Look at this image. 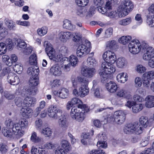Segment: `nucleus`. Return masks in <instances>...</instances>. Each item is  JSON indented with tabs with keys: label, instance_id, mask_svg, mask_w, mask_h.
I'll list each match as a JSON object with an SVG mask.
<instances>
[{
	"label": "nucleus",
	"instance_id": "f257e3e1",
	"mask_svg": "<svg viewBox=\"0 0 154 154\" xmlns=\"http://www.w3.org/2000/svg\"><path fill=\"white\" fill-rule=\"evenodd\" d=\"M28 125V121L26 119H21L13 125L12 129L3 128L2 129V134L7 138L15 137L19 138L25 134V128Z\"/></svg>",
	"mask_w": 154,
	"mask_h": 154
},
{
	"label": "nucleus",
	"instance_id": "f03ea898",
	"mask_svg": "<svg viewBox=\"0 0 154 154\" xmlns=\"http://www.w3.org/2000/svg\"><path fill=\"white\" fill-rule=\"evenodd\" d=\"M72 94L74 96L84 97L87 95L89 92V88L88 86V79L82 77H78L77 78H72Z\"/></svg>",
	"mask_w": 154,
	"mask_h": 154
},
{
	"label": "nucleus",
	"instance_id": "7ed1b4c3",
	"mask_svg": "<svg viewBox=\"0 0 154 154\" xmlns=\"http://www.w3.org/2000/svg\"><path fill=\"white\" fill-rule=\"evenodd\" d=\"M139 121L140 124L136 122L128 124L124 129L125 133L127 134H141L143 128H146L148 125V118L146 116H142L140 118Z\"/></svg>",
	"mask_w": 154,
	"mask_h": 154
},
{
	"label": "nucleus",
	"instance_id": "20e7f679",
	"mask_svg": "<svg viewBox=\"0 0 154 154\" xmlns=\"http://www.w3.org/2000/svg\"><path fill=\"white\" fill-rule=\"evenodd\" d=\"M128 47L129 52L133 54H138L141 50L144 54L148 47H151L146 43H143L141 44L137 39L131 41L129 43Z\"/></svg>",
	"mask_w": 154,
	"mask_h": 154
},
{
	"label": "nucleus",
	"instance_id": "39448f33",
	"mask_svg": "<svg viewBox=\"0 0 154 154\" xmlns=\"http://www.w3.org/2000/svg\"><path fill=\"white\" fill-rule=\"evenodd\" d=\"M126 114L122 110H118L115 112L113 115L109 114L107 116L108 122H113L118 125H121L125 122Z\"/></svg>",
	"mask_w": 154,
	"mask_h": 154
},
{
	"label": "nucleus",
	"instance_id": "423d86ee",
	"mask_svg": "<svg viewBox=\"0 0 154 154\" xmlns=\"http://www.w3.org/2000/svg\"><path fill=\"white\" fill-rule=\"evenodd\" d=\"M134 8L132 2L129 0L123 1L118 9L119 17L127 15Z\"/></svg>",
	"mask_w": 154,
	"mask_h": 154
},
{
	"label": "nucleus",
	"instance_id": "0eeeda50",
	"mask_svg": "<svg viewBox=\"0 0 154 154\" xmlns=\"http://www.w3.org/2000/svg\"><path fill=\"white\" fill-rule=\"evenodd\" d=\"M44 46L45 48V51L50 59L56 62L60 61L62 59H63V56L60 54H57L52 45L48 42H44Z\"/></svg>",
	"mask_w": 154,
	"mask_h": 154
},
{
	"label": "nucleus",
	"instance_id": "6e6552de",
	"mask_svg": "<svg viewBox=\"0 0 154 154\" xmlns=\"http://www.w3.org/2000/svg\"><path fill=\"white\" fill-rule=\"evenodd\" d=\"M91 42L88 41L79 45L76 49V54L79 57H83L87 55L91 51Z\"/></svg>",
	"mask_w": 154,
	"mask_h": 154
},
{
	"label": "nucleus",
	"instance_id": "1a4fd4ad",
	"mask_svg": "<svg viewBox=\"0 0 154 154\" xmlns=\"http://www.w3.org/2000/svg\"><path fill=\"white\" fill-rule=\"evenodd\" d=\"M143 59L145 60L149 61L148 66L154 68V49L152 47L147 48L144 54L143 55Z\"/></svg>",
	"mask_w": 154,
	"mask_h": 154
},
{
	"label": "nucleus",
	"instance_id": "9d476101",
	"mask_svg": "<svg viewBox=\"0 0 154 154\" xmlns=\"http://www.w3.org/2000/svg\"><path fill=\"white\" fill-rule=\"evenodd\" d=\"M154 79V70L149 71L144 73L142 76L143 87L149 88L150 85V80Z\"/></svg>",
	"mask_w": 154,
	"mask_h": 154
},
{
	"label": "nucleus",
	"instance_id": "9b49d317",
	"mask_svg": "<svg viewBox=\"0 0 154 154\" xmlns=\"http://www.w3.org/2000/svg\"><path fill=\"white\" fill-rule=\"evenodd\" d=\"M78 104L77 107L80 108V109H84V110L86 112L87 108L85 104H83L82 101L79 99L76 98H73L70 101H69L66 104V109L67 110H69L70 108L73 105Z\"/></svg>",
	"mask_w": 154,
	"mask_h": 154
},
{
	"label": "nucleus",
	"instance_id": "f8f14e48",
	"mask_svg": "<svg viewBox=\"0 0 154 154\" xmlns=\"http://www.w3.org/2000/svg\"><path fill=\"white\" fill-rule=\"evenodd\" d=\"M102 69L103 71L109 74L113 73L116 70V67L114 63L105 61L102 63Z\"/></svg>",
	"mask_w": 154,
	"mask_h": 154
},
{
	"label": "nucleus",
	"instance_id": "ddd939ff",
	"mask_svg": "<svg viewBox=\"0 0 154 154\" xmlns=\"http://www.w3.org/2000/svg\"><path fill=\"white\" fill-rule=\"evenodd\" d=\"M104 61L108 63H114L116 60V57L115 54L110 51H106L103 56Z\"/></svg>",
	"mask_w": 154,
	"mask_h": 154
},
{
	"label": "nucleus",
	"instance_id": "4468645a",
	"mask_svg": "<svg viewBox=\"0 0 154 154\" xmlns=\"http://www.w3.org/2000/svg\"><path fill=\"white\" fill-rule=\"evenodd\" d=\"M95 72L94 68H90L86 66L83 67L81 69L82 74L87 78L92 77L94 74Z\"/></svg>",
	"mask_w": 154,
	"mask_h": 154
},
{
	"label": "nucleus",
	"instance_id": "2eb2a0df",
	"mask_svg": "<svg viewBox=\"0 0 154 154\" xmlns=\"http://www.w3.org/2000/svg\"><path fill=\"white\" fill-rule=\"evenodd\" d=\"M50 72L54 76L57 77L60 76L62 73L61 68L58 64L54 65L51 67Z\"/></svg>",
	"mask_w": 154,
	"mask_h": 154
},
{
	"label": "nucleus",
	"instance_id": "dca6fc26",
	"mask_svg": "<svg viewBox=\"0 0 154 154\" xmlns=\"http://www.w3.org/2000/svg\"><path fill=\"white\" fill-rule=\"evenodd\" d=\"M72 35L71 32L62 31L58 34V38L61 42H65L71 38Z\"/></svg>",
	"mask_w": 154,
	"mask_h": 154
},
{
	"label": "nucleus",
	"instance_id": "f3484780",
	"mask_svg": "<svg viewBox=\"0 0 154 154\" xmlns=\"http://www.w3.org/2000/svg\"><path fill=\"white\" fill-rule=\"evenodd\" d=\"M58 111L56 106L54 105H51L48 109V115L50 118L56 119L58 116Z\"/></svg>",
	"mask_w": 154,
	"mask_h": 154
},
{
	"label": "nucleus",
	"instance_id": "a211bd4d",
	"mask_svg": "<svg viewBox=\"0 0 154 154\" xmlns=\"http://www.w3.org/2000/svg\"><path fill=\"white\" fill-rule=\"evenodd\" d=\"M105 135L102 134H99L96 137V138L98 140L97 145L100 149L102 148H106L107 147V143L102 140L105 139Z\"/></svg>",
	"mask_w": 154,
	"mask_h": 154
},
{
	"label": "nucleus",
	"instance_id": "6ab92c4d",
	"mask_svg": "<svg viewBox=\"0 0 154 154\" xmlns=\"http://www.w3.org/2000/svg\"><path fill=\"white\" fill-rule=\"evenodd\" d=\"M33 112L32 109L27 106L23 107L20 109V113L22 115L26 118H31Z\"/></svg>",
	"mask_w": 154,
	"mask_h": 154
},
{
	"label": "nucleus",
	"instance_id": "aec40b11",
	"mask_svg": "<svg viewBox=\"0 0 154 154\" xmlns=\"http://www.w3.org/2000/svg\"><path fill=\"white\" fill-rule=\"evenodd\" d=\"M7 81L11 84L13 85H17L20 82L18 77L13 73H10L8 75Z\"/></svg>",
	"mask_w": 154,
	"mask_h": 154
},
{
	"label": "nucleus",
	"instance_id": "412c9836",
	"mask_svg": "<svg viewBox=\"0 0 154 154\" xmlns=\"http://www.w3.org/2000/svg\"><path fill=\"white\" fill-rule=\"evenodd\" d=\"M106 87L107 91L110 93H114L118 89V85L115 82L110 81L106 84Z\"/></svg>",
	"mask_w": 154,
	"mask_h": 154
},
{
	"label": "nucleus",
	"instance_id": "4be33fe9",
	"mask_svg": "<svg viewBox=\"0 0 154 154\" xmlns=\"http://www.w3.org/2000/svg\"><path fill=\"white\" fill-rule=\"evenodd\" d=\"M145 105L147 108L154 107V96L149 95L145 98Z\"/></svg>",
	"mask_w": 154,
	"mask_h": 154
},
{
	"label": "nucleus",
	"instance_id": "5701e85b",
	"mask_svg": "<svg viewBox=\"0 0 154 154\" xmlns=\"http://www.w3.org/2000/svg\"><path fill=\"white\" fill-rule=\"evenodd\" d=\"M128 76L127 73L125 72L118 74L116 76L117 81L119 82L124 83L128 80Z\"/></svg>",
	"mask_w": 154,
	"mask_h": 154
},
{
	"label": "nucleus",
	"instance_id": "b1692460",
	"mask_svg": "<svg viewBox=\"0 0 154 154\" xmlns=\"http://www.w3.org/2000/svg\"><path fill=\"white\" fill-rule=\"evenodd\" d=\"M118 96L123 98L129 99L131 97V95L128 91L124 88H122L119 90L117 93Z\"/></svg>",
	"mask_w": 154,
	"mask_h": 154
},
{
	"label": "nucleus",
	"instance_id": "393cba45",
	"mask_svg": "<svg viewBox=\"0 0 154 154\" xmlns=\"http://www.w3.org/2000/svg\"><path fill=\"white\" fill-rule=\"evenodd\" d=\"M36 101V99L34 97H27L24 100L23 103L27 106H31L35 104Z\"/></svg>",
	"mask_w": 154,
	"mask_h": 154
},
{
	"label": "nucleus",
	"instance_id": "a878e982",
	"mask_svg": "<svg viewBox=\"0 0 154 154\" xmlns=\"http://www.w3.org/2000/svg\"><path fill=\"white\" fill-rule=\"evenodd\" d=\"M59 126L62 129H65L68 127L66 119L64 115L59 117L58 121Z\"/></svg>",
	"mask_w": 154,
	"mask_h": 154
},
{
	"label": "nucleus",
	"instance_id": "bb28decb",
	"mask_svg": "<svg viewBox=\"0 0 154 154\" xmlns=\"http://www.w3.org/2000/svg\"><path fill=\"white\" fill-rule=\"evenodd\" d=\"M127 61L124 58L120 57L116 61L117 66L119 68H123L126 66L127 65Z\"/></svg>",
	"mask_w": 154,
	"mask_h": 154
},
{
	"label": "nucleus",
	"instance_id": "cd10ccee",
	"mask_svg": "<svg viewBox=\"0 0 154 154\" xmlns=\"http://www.w3.org/2000/svg\"><path fill=\"white\" fill-rule=\"evenodd\" d=\"M71 149V146H69L57 149L55 150L56 151V154H67Z\"/></svg>",
	"mask_w": 154,
	"mask_h": 154
},
{
	"label": "nucleus",
	"instance_id": "c85d7f7f",
	"mask_svg": "<svg viewBox=\"0 0 154 154\" xmlns=\"http://www.w3.org/2000/svg\"><path fill=\"white\" fill-rule=\"evenodd\" d=\"M39 70L38 67L36 66H33L28 68L27 72L28 74L32 76L38 75Z\"/></svg>",
	"mask_w": 154,
	"mask_h": 154
},
{
	"label": "nucleus",
	"instance_id": "c756f323",
	"mask_svg": "<svg viewBox=\"0 0 154 154\" xmlns=\"http://www.w3.org/2000/svg\"><path fill=\"white\" fill-rule=\"evenodd\" d=\"M69 94V91L66 88H62L59 90V97L61 98H66Z\"/></svg>",
	"mask_w": 154,
	"mask_h": 154
},
{
	"label": "nucleus",
	"instance_id": "7c9ffc66",
	"mask_svg": "<svg viewBox=\"0 0 154 154\" xmlns=\"http://www.w3.org/2000/svg\"><path fill=\"white\" fill-rule=\"evenodd\" d=\"M63 26L64 28L71 30H74L75 28V26L73 25L70 21L67 20H65L63 21Z\"/></svg>",
	"mask_w": 154,
	"mask_h": 154
},
{
	"label": "nucleus",
	"instance_id": "2f4dec72",
	"mask_svg": "<svg viewBox=\"0 0 154 154\" xmlns=\"http://www.w3.org/2000/svg\"><path fill=\"white\" fill-rule=\"evenodd\" d=\"M132 37L130 35L123 36L119 39V42L124 45H126L131 40Z\"/></svg>",
	"mask_w": 154,
	"mask_h": 154
},
{
	"label": "nucleus",
	"instance_id": "473e14b6",
	"mask_svg": "<svg viewBox=\"0 0 154 154\" xmlns=\"http://www.w3.org/2000/svg\"><path fill=\"white\" fill-rule=\"evenodd\" d=\"M144 106L143 104L136 103L132 108V111L134 113H138L143 109Z\"/></svg>",
	"mask_w": 154,
	"mask_h": 154
},
{
	"label": "nucleus",
	"instance_id": "72a5a7b5",
	"mask_svg": "<svg viewBox=\"0 0 154 154\" xmlns=\"http://www.w3.org/2000/svg\"><path fill=\"white\" fill-rule=\"evenodd\" d=\"M41 137L37 136V134L36 132L33 131L32 133L30 140L32 142L35 143H39L41 141Z\"/></svg>",
	"mask_w": 154,
	"mask_h": 154
},
{
	"label": "nucleus",
	"instance_id": "f704fd0d",
	"mask_svg": "<svg viewBox=\"0 0 154 154\" xmlns=\"http://www.w3.org/2000/svg\"><path fill=\"white\" fill-rule=\"evenodd\" d=\"M85 113L81 111L78 114L76 115L72 119L79 122L83 121L85 117Z\"/></svg>",
	"mask_w": 154,
	"mask_h": 154
},
{
	"label": "nucleus",
	"instance_id": "c9c22d12",
	"mask_svg": "<svg viewBox=\"0 0 154 154\" xmlns=\"http://www.w3.org/2000/svg\"><path fill=\"white\" fill-rule=\"evenodd\" d=\"M30 86L35 87L38 84V75L32 76L30 77L29 81Z\"/></svg>",
	"mask_w": 154,
	"mask_h": 154
},
{
	"label": "nucleus",
	"instance_id": "e433bc0d",
	"mask_svg": "<svg viewBox=\"0 0 154 154\" xmlns=\"http://www.w3.org/2000/svg\"><path fill=\"white\" fill-rule=\"evenodd\" d=\"M48 28L46 26L39 28L37 30V33L38 35L42 36L46 35L48 32Z\"/></svg>",
	"mask_w": 154,
	"mask_h": 154
},
{
	"label": "nucleus",
	"instance_id": "4c0bfd02",
	"mask_svg": "<svg viewBox=\"0 0 154 154\" xmlns=\"http://www.w3.org/2000/svg\"><path fill=\"white\" fill-rule=\"evenodd\" d=\"M5 23L10 30H14L15 29L16 25L12 20H7L5 21Z\"/></svg>",
	"mask_w": 154,
	"mask_h": 154
},
{
	"label": "nucleus",
	"instance_id": "58836bf2",
	"mask_svg": "<svg viewBox=\"0 0 154 154\" xmlns=\"http://www.w3.org/2000/svg\"><path fill=\"white\" fill-rule=\"evenodd\" d=\"M135 70L137 73L141 74L146 72V68L142 65L139 64L137 65L136 66Z\"/></svg>",
	"mask_w": 154,
	"mask_h": 154
},
{
	"label": "nucleus",
	"instance_id": "ea45409f",
	"mask_svg": "<svg viewBox=\"0 0 154 154\" xmlns=\"http://www.w3.org/2000/svg\"><path fill=\"white\" fill-rule=\"evenodd\" d=\"M41 133L43 134L45 137H50L52 134V130L48 127L43 128L41 131Z\"/></svg>",
	"mask_w": 154,
	"mask_h": 154
},
{
	"label": "nucleus",
	"instance_id": "a19ab883",
	"mask_svg": "<svg viewBox=\"0 0 154 154\" xmlns=\"http://www.w3.org/2000/svg\"><path fill=\"white\" fill-rule=\"evenodd\" d=\"M68 60L70 62L69 63L73 66H75L78 62V60L77 57L72 55L69 57Z\"/></svg>",
	"mask_w": 154,
	"mask_h": 154
},
{
	"label": "nucleus",
	"instance_id": "79ce46f5",
	"mask_svg": "<svg viewBox=\"0 0 154 154\" xmlns=\"http://www.w3.org/2000/svg\"><path fill=\"white\" fill-rule=\"evenodd\" d=\"M79 108H80L77 106L73 107L72 108L70 115L72 119L81 112L79 109Z\"/></svg>",
	"mask_w": 154,
	"mask_h": 154
},
{
	"label": "nucleus",
	"instance_id": "37998d69",
	"mask_svg": "<svg viewBox=\"0 0 154 154\" xmlns=\"http://www.w3.org/2000/svg\"><path fill=\"white\" fill-rule=\"evenodd\" d=\"M146 23L149 27H154V15L149 16L147 17Z\"/></svg>",
	"mask_w": 154,
	"mask_h": 154
},
{
	"label": "nucleus",
	"instance_id": "c03bdc74",
	"mask_svg": "<svg viewBox=\"0 0 154 154\" xmlns=\"http://www.w3.org/2000/svg\"><path fill=\"white\" fill-rule=\"evenodd\" d=\"M87 63L88 65L90 67L95 66L97 64V62L96 60L92 57H89L88 58Z\"/></svg>",
	"mask_w": 154,
	"mask_h": 154
},
{
	"label": "nucleus",
	"instance_id": "a18cd8bd",
	"mask_svg": "<svg viewBox=\"0 0 154 154\" xmlns=\"http://www.w3.org/2000/svg\"><path fill=\"white\" fill-rule=\"evenodd\" d=\"M131 22V17H128L120 20L119 22V23L121 25L125 26L129 24Z\"/></svg>",
	"mask_w": 154,
	"mask_h": 154
},
{
	"label": "nucleus",
	"instance_id": "49530a36",
	"mask_svg": "<svg viewBox=\"0 0 154 154\" xmlns=\"http://www.w3.org/2000/svg\"><path fill=\"white\" fill-rule=\"evenodd\" d=\"M14 71L17 73H21L23 70V67L21 64L20 63L17 64L13 67Z\"/></svg>",
	"mask_w": 154,
	"mask_h": 154
},
{
	"label": "nucleus",
	"instance_id": "de8ad7c7",
	"mask_svg": "<svg viewBox=\"0 0 154 154\" xmlns=\"http://www.w3.org/2000/svg\"><path fill=\"white\" fill-rule=\"evenodd\" d=\"M17 45L18 49L21 50V49L25 48L26 47V44L23 41L19 39L17 40Z\"/></svg>",
	"mask_w": 154,
	"mask_h": 154
},
{
	"label": "nucleus",
	"instance_id": "09e8293b",
	"mask_svg": "<svg viewBox=\"0 0 154 154\" xmlns=\"http://www.w3.org/2000/svg\"><path fill=\"white\" fill-rule=\"evenodd\" d=\"M26 91L29 95H35L36 94L37 90L36 87L31 86L27 89Z\"/></svg>",
	"mask_w": 154,
	"mask_h": 154
},
{
	"label": "nucleus",
	"instance_id": "8fccbe9b",
	"mask_svg": "<svg viewBox=\"0 0 154 154\" xmlns=\"http://www.w3.org/2000/svg\"><path fill=\"white\" fill-rule=\"evenodd\" d=\"M2 59L3 61L6 63L8 66H11L12 65V62H11L10 57L8 56L5 55L2 56Z\"/></svg>",
	"mask_w": 154,
	"mask_h": 154
},
{
	"label": "nucleus",
	"instance_id": "3c124183",
	"mask_svg": "<svg viewBox=\"0 0 154 154\" xmlns=\"http://www.w3.org/2000/svg\"><path fill=\"white\" fill-rule=\"evenodd\" d=\"M4 43L5 44V46L7 48V50H9L12 48L13 43L11 39L9 38H7Z\"/></svg>",
	"mask_w": 154,
	"mask_h": 154
},
{
	"label": "nucleus",
	"instance_id": "603ef678",
	"mask_svg": "<svg viewBox=\"0 0 154 154\" xmlns=\"http://www.w3.org/2000/svg\"><path fill=\"white\" fill-rule=\"evenodd\" d=\"M72 35L73 37V41L75 42H77L80 40L82 37L80 33L77 32H72Z\"/></svg>",
	"mask_w": 154,
	"mask_h": 154
},
{
	"label": "nucleus",
	"instance_id": "864d4df0",
	"mask_svg": "<svg viewBox=\"0 0 154 154\" xmlns=\"http://www.w3.org/2000/svg\"><path fill=\"white\" fill-rule=\"evenodd\" d=\"M129 99H127L128 100L125 104V106L128 107L129 108H131V107L134 106L136 103L132 98H130Z\"/></svg>",
	"mask_w": 154,
	"mask_h": 154
},
{
	"label": "nucleus",
	"instance_id": "5fc2aeb1",
	"mask_svg": "<svg viewBox=\"0 0 154 154\" xmlns=\"http://www.w3.org/2000/svg\"><path fill=\"white\" fill-rule=\"evenodd\" d=\"M108 73H106L103 71L100 72V75L101 81L103 83L106 82L107 80V78L108 76Z\"/></svg>",
	"mask_w": 154,
	"mask_h": 154
},
{
	"label": "nucleus",
	"instance_id": "6e6d98bb",
	"mask_svg": "<svg viewBox=\"0 0 154 154\" xmlns=\"http://www.w3.org/2000/svg\"><path fill=\"white\" fill-rule=\"evenodd\" d=\"M106 46L110 49H113L116 46V42L114 40L108 42L106 43Z\"/></svg>",
	"mask_w": 154,
	"mask_h": 154
},
{
	"label": "nucleus",
	"instance_id": "4d7b16f0",
	"mask_svg": "<svg viewBox=\"0 0 154 154\" xmlns=\"http://www.w3.org/2000/svg\"><path fill=\"white\" fill-rule=\"evenodd\" d=\"M75 2L79 6L85 7L88 3V0H75Z\"/></svg>",
	"mask_w": 154,
	"mask_h": 154
},
{
	"label": "nucleus",
	"instance_id": "13d9d810",
	"mask_svg": "<svg viewBox=\"0 0 154 154\" xmlns=\"http://www.w3.org/2000/svg\"><path fill=\"white\" fill-rule=\"evenodd\" d=\"M113 29L112 28H109L107 29L105 33L104 38H110L112 35Z\"/></svg>",
	"mask_w": 154,
	"mask_h": 154
},
{
	"label": "nucleus",
	"instance_id": "bf43d9fd",
	"mask_svg": "<svg viewBox=\"0 0 154 154\" xmlns=\"http://www.w3.org/2000/svg\"><path fill=\"white\" fill-rule=\"evenodd\" d=\"M29 63L32 65H35L37 63V58L36 55L33 54L31 55L29 58Z\"/></svg>",
	"mask_w": 154,
	"mask_h": 154
},
{
	"label": "nucleus",
	"instance_id": "052dcab7",
	"mask_svg": "<svg viewBox=\"0 0 154 154\" xmlns=\"http://www.w3.org/2000/svg\"><path fill=\"white\" fill-rule=\"evenodd\" d=\"M7 51V48L5 46V44L4 42L0 43V55L4 54Z\"/></svg>",
	"mask_w": 154,
	"mask_h": 154
},
{
	"label": "nucleus",
	"instance_id": "680f3d73",
	"mask_svg": "<svg viewBox=\"0 0 154 154\" xmlns=\"http://www.w3.org/2000/svg\"><path fill=\"white\" fill-rule=\"evenodd\" d=\"M42 125V120L40 119H37L35 123V127L37 130L40 129Z\"/></svg>",
	"mask_w": 154,
	"mask_h": 154
},
{
	"label": "nucleus",
	"instance_id": "e2e57ef3",
	"mask_svg": "<svg viewBox=\"0 0 154 154\" xmlns=\"http://www.w3.org/2000/svg\"><path fill=\"white\" fill-rule=\"evenodd\" d=\"M14 123H15L13 124L12 120L11 119H8L5 122V124L6 127H4V128L12 129L13 125Z\"/></svg>",
	"mask_w": 154,
	"mask_h": 154
},
{
	"label": "nucleus",
	"instance_id": "0e129e2a",
	"mask_svg": "<svg viewBox=\"0 0 154 154\" xmlns=\"http://www.w3.org/2000/svg\"><path fill=\"white\" fill-rule=\"evenodd\" d=\"M59 52L60 54H62V56L65 55L68 53V49L66 47L62 46L60 49Z\"/></svg>",
	"mask_w": 154,
	"mask_h": 154
},
{
	"label": "nucleus",
	"instance_id": "69168bd1",
	"mask_svg": "<svg viewBox=\"0 0 154 154\" xmlns=\"http://www.w3.org/2000/svg\"><path fill=\"white\" fill-rule=\"evenodd\" d=\"M61 85V82L60 80L55 79L51 82V86L52 88L57 87Z\"/></svg>",
	"mask_w": 154,
	"mask_h": 154
},
{
	"label": "nucleus",
	"instance_id": "338daca9",
	"mask_svg": "<svg viewBox=\"0 0 154 154\" xmlns=\"http://www.w3.org/2000/svg\"><path fill=\"white\" fill-rule=\"evenodd\" d=\"M16 23L19 25L24 26L28 27L30 26V23L28 21H22L21 20H17Z\"/></svg>",
	"mask_w": 154,
	"mask_h": 154
},
{
	"label": "nucleus",
	"instance_id": "774afa93",
	"mask_svg": "<svg viewBox=\"0 0 154 154\" xmlns=\"http://www.w3.org/2000/svg\"><path fill=\"white\" fill-rule=\"evenodd\" d=\"M88 154H106L105 152L102 151L98 149H93L90 151Z\"/></svg>",
	"mask_w": 154,
	"mask_h": 154
}]
</instances>
